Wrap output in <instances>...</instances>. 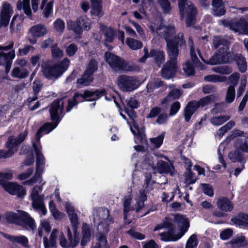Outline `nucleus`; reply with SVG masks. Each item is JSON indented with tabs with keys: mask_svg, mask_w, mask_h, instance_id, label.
<instances>
[{
	"mask_svg": "<svg viewBox=\"0 0 248 248\" xmlns=\"http://www.w3.org/2000/svg\"><path fill=\"white\" fill-rule=\"evenodd\" d=\"M64 98L54 101L50 106L49 113L51 120L53 123H47L39 129L36 134L35 140L32 142V146L36 156V169L34 175L29 179L33 174V169L29 168L27 171L18 174L17 178L21 181L25 180L23 184L27 186H32L35 184H40L43 182V185H45L46 182L42 177L44 166L45 165V159L44 156L41 153L42 146L40 143V139L42 135L41 133L44 132L47 134L56 127L60 121V117L62 114Z\"/></svg>",
	"mask_w": 248,
	"mask_h": 248,
	"instance_id": "1",
	"label": "nucleus"
},
{
	"mask_svg": "<svg viewBox=\"0 0 248 248\" xmlns=\"http://www.w3.org/2000/svg\"><path fill=\"white\" fill-rule=\"evenodd\" d=\"M157 23L152 24L150 29L155 34L163 36L167 42V50L170 60L163 67L161 74L163 78L170 79L174 75L178 68L176 64L179 53L177 45L183 43V34L179 33L177 36H174L175 30L173 26L165 27L161 26V22Z\"/></svg>",
	"mask_w": 248,
	"mask_h": 248,
	"instance_id": "2",
	"label": "nucleus"
},
{
	"mask_svg": "<svg viewBox=\"0 0 248 248\" xmlns=\"http://www.w3.org/2000/svg\"><path fill=\"white\" fill-rule=\"evenodd\" d=\"M188 44L190 46V54L191 60L193 63L196 64V66L202 70L205 68L200 62H197L198 61L197 53L199 54L200 57L204 62L210 65L228 62L231 57V54L228 51L229 49L228 42L220 37L215 36L214 37L213 46L215 48L217 47H219V48L217 52L207 62L203 59L199 49L194 47L193 41L191 38L189 39Z\"/></svg>",
	"mask_w": 248,
	"mask_h": 248,
	"instance_id": "3",
	"label": "nucleus"
},
{
	"mask_svg": "<svg viewBox=\"0 0 248 248\" xmlns=\"http://www.w3.org/2000/svg\"><path fill=\"white\" fill-rule=\"evenodd\" d=\"M189 227V223L186 218L182 215H176L172 219L166 218L155 228L154 231L166 228L168 231L159 234L160 239L164 241H176L183 236Z\"/></svg>",
	"mask_w": 248,
	"mask_h": 248,
	"instance_id": "4",
	"label": "nucleus"
},
{
	"mask_svg": "<svg viewBox=\"0 0 248 248\" xmlns=\"http://www.w3.org/2000/svg\"><path fill=\"white\" fill-rule=\"evenodd\" d=\"M123 104L125 107L126 113L133 121L132 124L129 122H128V124L130 125L132 133L135 136V142L138 144L145 142L143 128L142 127L140 128L134 120V118L136 115L134 111L127 110L128 108H137L139 106V102L135 98H130L123 102Z\"/></svg>",
	"mask_w": 248,
	"mask_h": 248,
	"instance_id": "5",
	"label": "nucleus"
},
{
	"mask_svg": "<svg viewBox=\"0 0 248 248\" xmlns=\"http://www.w3.org/2000/svg\"><path fill=\"white\" fill-rule=\"evenodd\" d=\"M115 92L112 88H109L106 91L104 90L100 91H96L95 92H92L89 91H85L83 94L76 93L73 98V100L69 101L68 106L66 107V111L69 112L72 108L78 103L82 102L84 100L91 101L98 99L101 96L104 95L105 99L107 100H111V98H109L108 95H111V92Z\"/></svg>",
	"mask_w": 248,
	"mask_h": 248,
	"instance_id": "6",
	"label": "nucleus"
},
{
	"mask_svg": "<svg viewBox=\"0 0 248 248\" xmlns=\"http://www.w3.org/2000/svg\"><path fill=\"white\" fill-rule=\"evenodd\" d=\"M99 215L104 214L107 216V218L104 219L98 226V230L99 232L96 234V241L97 242L93 247L92 248H109L108 245V242L104 233H107L108 232V224L110 222V219L108 218V210H103L102 209H94L93 211V215L97 217L98 214Z\"/></svg>",
	"mask_w": 248,
	"mask_h": 248,
	"instance_id": "7",
	"label": "nucleus"
},
{
	"mask_svg": "<svg viewBox=\"0 0 248 248\" xmlns=\"http://www.w3.org/2000/svg\"><path fill=\"white\" fill-rule=\"evenodd\" d=\"M12 177L13 173L11 171L6 173L0 172V185L5 191L11 195H16L18 197L25 195L26 190L22 186L6 181L11 179Z\"/></svg>",
	"mask_w": 248,
	"mask_h": 248,
	"instance_id": "8",
	"label": "nucleus"
},
{
	"mask_svg": "<svg viewBox=\"0 0 248 248\" xmlns=\"http://www.w3.org/2000/svg\"><path fill=\"white\" fill-rule=\"evenodd\" d=\"M5 218L11 223L20 224L22 221L26 229L34 230L36 227L34 220L28 213L23 211L18 210L17 213L8 212L5 214Z\"/></svg>",
	"mask_w": 248,
	"mask_h": 248,
	"instance_id": "9",
	"label": "nucleus"
},
{
	"mask_svg": "<svg viewBox=\"0 0 248 248\" xmlns=\"http://www.w3.org/2000/svg\"><path fill=\"white\" fill-rule=\"evenodd\" d=\"M146 199L147 196L144 191H140L134 200L131 195L125 196L123 200L124 212L127 213L131 210L140 212L144 207V202Z\"/></svg>",
	"mask_w": 248,
	"mask_h": 248,
	"instance_id": "10",
	"label": "nucleus"
},
{
	"mask_svg": "<svg viewBox=\"0 0 248 248\" xmlns=\"http://www.w3.org/2000/svg\"><path fill=\"white\" fill-rule=\"evenodd\" d=\"M178 6L181 19H185L186 25L191 26L194 23L196 14L193 4L188 0H178Z\"/></svg>",
	"mask_w": 248,
	"mask_h": 248,
	"instance_id": "11",
	"label": "nucleus"
},
{
	"mask_svg": "<svg viewBox=\"0 0 248 248\" xmlns=\"http://www.w3.org/2000/svg\"><path fill=\"white\" fill-rule=\"evenodd\" d=\"M28 135V131L26 130L20 133L18 136L15 137L11 136L8 138L6 143L7 151L0 150V158H7L11 156L17 151V146L22 143Z\"/></svg>",
	"mask_w": 248,
	"mask_h": 248,
	"instance_id": "12",
	"label": "nucleus"
},
{
	"mask_svg": "<svg viewBox=\"0 0 248 248\" xmlns=\"http://www.w3.org/2000/svg\"><path fill=\"white\" fill-rule=\"evenodd\" d=\"M105 59L107 63L115 71H132L133 68L123 60L110 52H106Z\"/></svg>",
	"mask_w": 248,
	"mask_h": 248,
	"instance_id": "13",
	"label": "nucleus"
},
{
	"mask_svg": "<svg viewBox=\"0 0 248 248\" xmlns=\"http://www.w3.org/2000/svg\"><path fill=\"white\" fill-rule=\"evenodd\" d=\"M219 23L225 27H229L235 32L248 35V22L244 18H240L239 20H221Z\"/></svg>",
	"mask_w": 248,
	"mask_h": 248,
	"instance_id": "14",
	"label": "nucleus"
},
{
	"mask_svg": "<svg viewBox=\"0 0 248 248\" xmlns=\"http://www.w3.org/2000/svg\"><path fill=\"white\" fill-rule=\"evenodd\" d=\"M117 84L124 92H130L139 87V82L136 78L125 75L120 76L118 78Z\"/></svg>",
	"mask_w": 248,
	"mask_h": 248,
	"instance_id": "15",
	"label": "nucleus"
},
{
	"mask_svg": "<svg viewBox=\"0 0 248 248\" xmlns=\"http://www.w3.org/2000/svg\"><path fill=\"white\" fill-rule=\"evenodd\" d=\"M42 72L46 78L49 79L57 78L62 74V70L57 64H45L42 66Z\"/></svg>",
	"mask_w": 248,
	"mask_h": 248,
	"instance_id": "16",
	"label": "nucleus"
},
{
	"mask_svg": "<svg viewBox=\"0 0 248 248\" xmlns=\"http://www.w3.org/2000/svg\"><path fill=\"white\" fill-rule=\"evenodd\" d=\"M41 186L36 185L30 190V197L32 201V206L40 205V202L43 201L44 196L40 194L43 190V182Z\"/></svg>",
	"mask_w": 248,
	"mask_h": 248,
	"instance_id": "17",
	"label": "nucleus"
},
{
	"mask_svg": "<svg viewBox=\"0 0 248 248\" xmlns=\"http://www.w3.org/2000/svg\"><path fill=\"white\" fill-rule=\"evenodd\" d=\"M15 57L14 50H12L7 54L0 53V65H4L5 71L7 73L9 72L12 60Z\"/></svg>",
	"mask_w": 248,
	"mask_h": 248,
	"instance_id": "18",
	"label": "nucleus"
},
{
	"mask_svg": "<svg viewBox=\"0 0 248 248\" xmlns=\"http://www.w3.org/2000/svg\"><path fill=\"white\" fill-rule=\"evenodd\" d=\"M135 166L137 169L140 167L142 169L153 170L154 169V163L153 157L150 155H146L140 159L139 162L136 163Z\"/></svg>",
	"mask_w": 248,
	"mask_h": 248,
	"instance_id": "19",
	"label": "nucleus"
},
{
	"mask_svg": "<svg viewBox=\"0 0 248 248\" xmlns=\"http://www.w3.org/2000/svg\"><path fill=\"white\" fill-rule=\"evenodd\" d=\"M74 233V236H72L71 231L69 228L67 229V236L69 241V248H74L79 243V237L77 232L78 225H72Z\"/></svg>",
	"mask_w": 248,
	"mask_h": 248,
	"instance_id": "20",
	"label": "nucleus"
},
{
	"mask_svg": "<svg viewBox=\"0 0 248 248\" xmlns=\"http://www.w3.org/2000/svg\"><path fill=\"white\" fill-rule=\"evenodd\" d=\"M46 27L43 24L34 25L29 29V32L34 38L42 37L47 33Z\"/></svg>",
	"mask_w": 248,
	"mask_h": 248,
	"instance_id": "21",
	"label": "nucleus"
},
{
	"mask_svg": "<svg viewBox=\"0 0 248 248\" xmlns=\"http://www.w3.org/2000/svg\"><path fill=\"white\" fill-rule=\"evenodd\" d=\"M93 230L92 226L87 223H83L82 227V238L81 245L86 246L90 241Z\"/></svg>",
	"mask_w": 248,
	"mask_h": 248,
	"instance_id": "22",
	"label": "nucleus"
},
{
	"mask_svg": "<svg viewBox=\"0 0 248 248\" xmlns=\"http://www.w3.org/2000/svg\"><path fill=\"white\" fill-rule=\"evenodd\" d=\"M217 205L218 208L223 212H230L233 209L231 201L226 197H219L217 202Z\"/></svg>",
	"mask_w": 248,
	"mask_h": 248,
	"instance_id": "23",
	"label": "nucleus"
},
{
	"mask_svg": "<svg viewBox=\"0 0 248 248\" xmlns=\"http://www.w3.org/2000/svg\"><path fill=\"white\" fill-rule=\"evenodd\" d=\"M200 108L197 101H192L189 102L186 106L185 109V118L186 122H188L192 115Z\"/></svg>",
	"mask_w": 248,
	"mask_h": 248,
	"instance_id": "24",
	"label": "nucleus"
},
{
	"mask_svg": "<svg viewBox=\"0 0 248 248\" xmlns=\"http://www.w3.org/2000/svg\"><path fill=\"white\" fill-rule=\"evenodd\" d=\"M234 147L238 152H248V137H240L237 138Z\"/></svg>",
	"mask_w": 248,
	"mask_h": 248,
	"instance_id": "25",
	"label": "nucleus"
},
{
	"mask_svg": "<svg viewBox=\"0 0 248 248\" xmlns=\"http://www.w3.org/2000/svg\"><path fill=\"white\" fill-rule=\"evenodd\" d=\"M59 233V230L57 229H54L50 234L49 240L46 237L43 238V243L45 248H51L55 246Z\"/></svg>",
	"mask_w": 248,
	"mask_h": 248,
	"instance_id": "26",
	"label": "nucleus"
},
{
	"mask_svg": "<svg viewBox=\"0 0 248 248\" xmlns=\"http://www.w3.org/2000/svg\"><path fill=\"white\" fill-rule=\"evenodd\" d=\"M3 236L13 243L19 244L25 247H28V239L23 235H11L7 234H3Z\"/></svg>",
	"mask_w": 248,
	"mask_h": 248,
	"instance_id": "27",
	"label": "nucleus"
},
{
	"mask_svg": "<svg viewBox=\"0 0 248 248\" xmlns=\"http://www.w3.org/2000/svg\"><path fill=\"white\" fill-rule=\"evenodd\" d=\"M91 14L92 16L100 17L103 15L102 9V0H92Z\"/></svg>",
	"mask_w": 248,
	"mask_h": 248,
	"instance_id": "28",
	"label": "nucleus"
},
{
	"mask_svg": "<svg viewBox=\"0 0 248 248\" xmlns=\"http://www.w3.org/2000/svg\"><path fill=\"white\" fill-rule=\"evenodd\" d=\"M65 207L72 225L75 226L76 225H78V217L75 212L74 207L69 202H66L65 203Z\"/></svg>",
	"mask_w": 248,
	"mask_h": 248,
	"instance_id": "29",
	"label": "nucleus"
},
{
	"mask_svg": "<svg viewBox=\"0 0 248 248\" xmlns=\"http://www.w3.org/2000/svg\"><path fill=\"white\" fill-rule=\"evenodd\" d=\"M213 7V14L216 16H221L225 14L224 3L222 0H212Z\"/></svg>",
	"mask_w": 248,
	"mask_h": 248,
	"instance_id": "30",
	"label": "nucleus"
},
{
	"mask_svg": "<svg viewBox=\"0 0 248 248\" xmlns=\"http://www.w3.org/2000/svg\"><path fill=\"white\" fill-rule=\"evenodd\" d=\"M232 248H239L248 245L245 237L242 235H238L230 242Z\"/></svg>",
	"mask_w": 248,
	"mask_h": 248,
	"instance_id": "31",
	"label": "nucleus"
},
{
	"mask_svg": "<svg viewBox=\"0 0 248 248\" xmlns=\"http://www.w3.org/2000/svg\"><path fill=\"white\" fill-rule=\"evenodd\" d=\"M42 87V83L41 81L38 79H35L32 83V90L33 92V96L32 97L30 96L28 99L29 103L36 100L37 99V94L41 91Z\"/></svg>",
	"mask_w": 248,
	"mask_h": 248,
	"instance_id": "32",
	"label": "nucleus"
},
{
	"mask_svg": "<svg viewBox=\"0 0 248 248\" xmlns=\"http://www.w3.org/2000/svg\"><path fill=\"white\" fill-rule=\"evenodd\" d=\"M150 57H154L156 64L160 66L165 61L164 53L160 50H152L150 52Z\"/></svg>",
	"mask_w": 248,
	"mask_h": 248,
	"instance_id": "33",
	"label": "nucleus"
},
{
	"mask_svg": "<svg viewBox=\"0 0 248 248\" xmlns=\"http://www.w3.org/2000/svg\"><path fill=\"white\" fill-rule=\"evenodd\" d=\"M217 100V95L211 94L201 98L198 102H197V103L199 104L200 107H203L211 103L215 102Z\"/></svg>",
	"mask_w": 248,
	"mask_h": 248,
	"instance_id": "34",
	"label": "nucleus"
},
{
	"mask_svg": "<svg viewBox=\"0 0 248 248\" xmlns=\"http://www.w3.org/2000/svg\"><path fill=\"white\" fill-rule=\"evenodd\" d=\"M17 8L18 10L23 9L27 16H31V12L30 5V0H19L17 3Z\"/></svg>",
	"mask_w": 248,
	"mask_h": 248,
	"instance_id": "35",
	"label": "nucleus"
},
{
	"mask_svg": "<svg viewBox=\"0 0 248 248\" xmlns=\"http://www.w3.org/2000/svg\"><path fill=\"white\" fill-rule=\"evenodd\" d=\"M29 74L27 69L25 68H20L18 67H15L12 72V76L13 78H25Z\"/></svg>",
	"mask_w": 248,
	"mask_h": 248,
	"instance_id": "36",
	"label": "nucleus"
},
{
	"mask_svg": "<svg viewBox=\"0 0 248 248\" xmlns=\"http://www.w3.org/2000/svg\"><path fill=\"white\" fill-rule=\"evenodd\" d=\"M78 23L79 26L81 27L82 31L83 29L88 31L91 28V20L86 16H82L78 18Z\"/></svg>",
	"mask_w": 248,
	"mask_h": 248,
	"instance_id": "37",
	"label": "nucleus"
},
{
	"mask_svg": "<svg viewBox=\"0 0 248 248\" xmlns=\"http://www.w3.org/2000/svg\"><path fill=\"white\" fill-rule=\"evenodd\" d=\"M93 76L85 72L83 76L77 80L78 86L81 87L89 85L93 81Z\"/></svg>",
	"mask_w": 248,
	"mask_h": 248,
	"instance_id": "38",
	"label": "nucleus"
},
{
	"mask_svg": "<svg viewBox=\"0 0 248 248\" xmlns=\"http://www.w3.org/2000/svg\"><path fill=\"white\" fill-rule=\"evenodd\" d=\"M205 81L210 82H223L226 80L227 78L223 76L218 75H209L204 77Z\"/></svg>",
	"mask_w": 248,
	"mask_h": 248,
	"instance_id": "39",
	"label": "nucleus"
},
{
	"mask_svg": "<svg viewBox=\"0 0 248 248\" xmlns=\"http://www.w3.org/2000/svg\"><path fill=\"white\" fill-rule=\"evenodd\" d=\"M125 43L133 50L140 49L142 46V43L140 41L132 38H127Z\"/></svg>",
	"mask_w": 248,
	"mask_h": 248,
	"instance_id": "40",
	"label": "nucleus"
},
{
	"mask_svg": "<svg viewBox=\"0 0 248 248\" xmlns=\"http://www.w3.org/2000/svg\"><path fill=\"white\" fill-rule=\"evenodd\" d=\"M235 61L238 65L239 70L242 72L246 71L247 67L245 59L240 54H236L234 56Z\"/></svg>",
	"mask_w": 248,
	"mask_h": 248,
	"instance_id": "41",
	"label": "nucleus"
},
{
	"mask_svg": "<svg viewBox=\"0 0 248 248\" xmlns=\"http://www.w3.org/2000/svg\"><path fill=\"white\" fill-rule=\"evenodd\" d=\"M234 222L239 225L248 227V215L240 214L234 219Z\"/></svg>",
	"mask_w": 248,
	"mask_h": 248,
	"instance_id": "42",
	"label": "nucleus"
},
{
	"mask_svg": "<svg viewBox=\"0 0 248 248\" xmlns=\"http://www.w3.org/2000/svg\"><path fill=\"white\" fill-rule=\"evenodd\" d=\"M230 118V117L229 115L215 116L211 119L210 122L214 125L219 126L229 120Z\"/></svg>",
	"mask_w": 248,
	"mask_h": 248,
	"instance_id": "43",
	"label": "nucleus"
},
{
	"mask_svg": "<svg viewBox=\"0 0 248 248\" xmlns=\"http://www.w3.org/2000/svg\"><path fill=\"white\" fill-rule=\"evenodd\" d=\"M235 90L233 86H230L226 91L225 101L227 103H232L235 98Z\"/></svg>",
	"mask_w": 248,
	"mask_h": 248,
	"instance_id": "44",
	"label": "nucleus"
},
{
	"mask_svg": "<svg viewBox=\"0 0 248 248\" xmlns=\"http://www.w3.org/2000/svg\"><path fill=\"white\" fill-rule=\"evenodd\" d=\"M13 14V8L11 6L10 4L7 2L3 3L2 5L0 15L11 18Z\"/></svg>",
	"mask_w": 248,
	"mask_h": 248,
	"instance_id": "45",
	"label": "nucleus"
},
{
	"mask_svg": "<svg viewBox=\"0 0 248 248\" xmlns=\"http://www.w3.org/2000/svg\"><path fill=\"white\" fill-rule=\"evenodd\" d=\"M67 27L68 30L73 31L77 34H80L82 33L81 27L78 23V19L76 22L72 20L67 21Z\"/></svg>",
	"mask_w": 248,
	"mask_h": 248,
	"instance_id": "46",
	"label": "nucleus"
},
{
	"mask_svg": "<svg viewBox=\"0 0 248 248\" xmlns=\"http://www.w3.org/2000/svg\"><path fill=\"white\" fill-rule=\"evenodd\" d=\"M51 54L53 59L58 60L61 58L63 55V51L55 44L51 47Z\"/></svg>",
	"mask_w": 248,
	"mask_h": 248,
	"instance_id": "47",
	"label": "nucleus"
},
{
	"mask_svg": "<svg viewBox=\"0 0 248 248\" xmlns=\"http://www.w3.org/2000/svg\"><path fill=\"white\" fill-rule=\"evenodd\" d=\"M98 65L97 62L94 60H91L85 71L86 74H89L93 76V74L97 70Z\"/></svg>",
	"mask_w": 248,
	"mask_h": 248,
	"instance_id": "48",
	"label": "nucleus"
},
{
	"mask_svg": "<svg viewBox=\"0 0 248 248\" xmlns=\"http://www.w3.org/2000/svg\"><path fill=\"white\" fill-rule=\"evenodd\" d=\"M53 27L57 32L62 33L65 29V23L63 20L58 18L54 22Z\"/></svg>",
	"mask_w": 248,
	"mask_h": 248,
	"instance_id": "49",
	"label": "nucleus"
},
{
	"mask_svg": "<svg viewBox=\"0 0 248 248\" xmlns=\"http://www.w3.org/2000/svg\"><path fill=\"white\" fill-rule=\"evenodd\" d=\"M181 94V92L179 89H174L171 91L166 98L165 101L166 102H170L174 99H178Z\"/></svg>",
	"mask_w": 248,
	"mask_h": 248,
	"instance_id": "50",
	"label": "nucleus"
},
{
	"mask_svg": "<svg viewBox=\"0 0 248 248\" xmlns=\"http://www.w3.org/2000/svg\"><path fill=\"white\" fill-rule=\"evenodd\" d=\"M213 71L223 74V75H228L231 73L232 71V68L228 66H220L212 68Z\"/></svg>",
	"mask_w": 248,
	"mask_h": 248,
	"instance_id": "51",
	"label": "nucleus"
},
{
	"mask_svg": "<svg viewBox=\"0 0 248 248\" xmlns=\"http://www.w3.org/2000/svg\"><path fill=\"white\" fill-rule=\"evenodd\" d=\"M158 171L160 173H169L171 170V167L166 162L159 161L157 162Z\"/></svg>",
	"mask_w": 248,
	"mask_h": 248,
	"instance_id": "52",
	"label": "nucleus"
},
{
	"mask_svg": "<svg viewBox=\"0 0 248 248\" xmlns=\"http://www.w3.org/2000/svg\"><path fill=\"white\" fill-rule=\"evenodd\" d=\"M164 137L165 134L162 133L157 137L151 138L150 140L152 145L156 148L160 147L162 144Z\"/></svg>",
	"mask_w": 248,
	"mask_h": 248,
	"instance_id": "53",
	"label": "nucleus"
},
{
	"mask_svg": "<svg viewBox=\"0 0 248 248\" xmlns=\"http://www.w3.org/2000/svg\"><path fill=\"white\" fill-rule=\"evenodd\" d=\"M158 4L164 13H169L171 9L170 3L169 0H158Z\"/></svg>",
	"mask_w": 248,
	"mask_h": 248,
	"instance_id": "54",
	"label": "nucleus"
},
{
	"mask_svg": "<svg viewBox=\"0 0 248 248\" xmlns=\"http://www.w3.org/2000/svg\"><path fill=\"white\" fill-rule=\"evenodd\" d=\"M21 26L18 21L16 20V16H15L11 21L10 26L11 32L13 33L17 32L20 30Z\"/></svg>",
	"mask_w": 248,
	"mask_h": 248,
	"instance_id": "55",
	"label": "nucleus"
},
{
	"mask_svg": "<svg viewBox=\"0 0 248 248\" xmlns=\"http://www.w3.org/2000/svg\"><path fill=\"white\" fill-rule=\"evenodd\" d=\"M196 176L190 169H187L185 174V180L187 184H192L195 182Z\"/></svg>",
	"mask_w": 248,
	"mask_h": 248,
	"instance_id": "56",
	"label": "nucleus"
},
{
	"mask_svg": "<svg viewBox=\"0 0 248 248\" xmlns=\"http://www.w3.org/2000/svg\"><path fill=\"white\" fill-rule=\"evenodd\" d=\"M198 245V240L196 235H192L187 240L186 248H196Z\"/></svg>",
	"mask_w": 248,
	"mask_h": 248,
	"instance_id": "57",
	"label": "nucleus"
},
{
	"mask_svg": "<svg viewBox=\"0 0 248 248\" xmlns=\"http://www.w3.org/2000/svg\"><path fill=\"white\" fill-rule=\"evenodd\" d=\"M229 159L232 162L239 161L241 159V155L238 151L231 152L229 155Z\"/></svg>",
	"mask_w": 248,
	"mask_h": 248,
	"instance_id": "58",
	"label": "nucleus"
},
{
	"mask_svg": "<svg viewBox=\"0 0 248 248\" xmlns=\"http://www.w3.org/2000/svg\"><path fill=\"white\" fill-rule=\"evenodd\" d=\"M201 188L203 192L210 197H213L214 191L212 187L208 184H203L201 185Z\"/></svg>",
	"mask_w": 248,
	"mask_h": 248,
	"instance_id": "59",
	"label": "nucleus"
},
{
	"mask_svg": "<svg viewBox=\"0 0 248 248\" xmlns=\"http://www.w3.org/2000/svg\"><path fill=\"white\" fill-rule=\"evenodd\" d=\"M77 50L78 47L76 45L71 44L66 47L65 53L67 56L71 57L75 55Z\"/></svg>",
	"mask_w": 248,
	"mask_h": 248,
	"instance_id": "60",
	"label": "nucleus"
},
{
	"mask_svg": "<svg viewBox=\"0 0 248 248\" xmlns=\"http://www.w3.org/2000/svg\"><path fill=\"white\" fill-rule=\"evenodd\" d=\"M183 69L186 74L188 76L192 75L194 73V68L189 62H187L184 65Z\"/></svg>",
	"mask_w": 248,
	"mask_h": 248,
	"instance_id": "61",
	"label": "nucleus"
},
{
	"mask_svg": "<svg viewBox=\"0 0 248 248\" xmlns=\"http://www.w3.org/2000/svg\"><path fill=\"white\" fill-rule=\"evenodd\" d=\"M233 231L231 229H227L222 231L220 234V238L226 240L230 238L232 235Z\"/></svg>",
	"mask_w": 248,
	"mask_h": 248,
	"instance_id": "62",
	"label": "nucleus"
},
{
	"mask_svg": "<svg viewBox=\"0 0 248 248\" xmlns=\"http://www.w3.org/2000/svg\"><path fill=\"white\" fill-rule=\"evenodd\" d=\"M104 32L106 37L107 41L108 42L112 41L114 38V31L110 28L106 27Z\"/></svg>",
	"mask_w": 248,
	"mask_h": 248,
	"instance_id": "63",
	"label": "nucleus"
},
{
	"mask_svg": "<svg viewBox=\"0 0 248 248\" xmlns=\"http://www.w3.org/2000/svg\"><path fill=\"white\" fill-rule=\"evenodd\" d=\"M180 103L178 101L174 102L170 107V115H175L180 108Z\"/></svg>",
	"mask_w": 248,
	"mask_h": 248,
	"instance_id": "64",
	"label": "nucleus"
}]
</instances>
